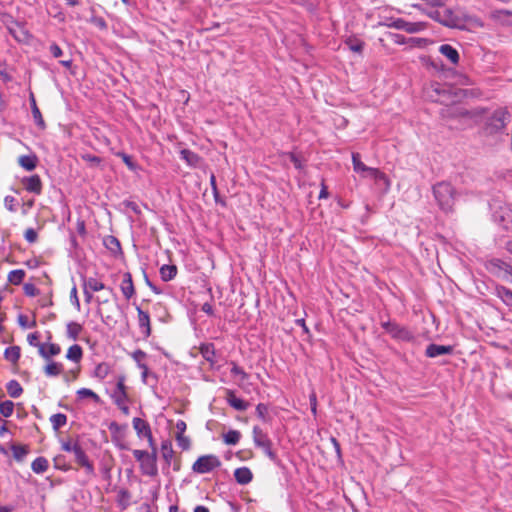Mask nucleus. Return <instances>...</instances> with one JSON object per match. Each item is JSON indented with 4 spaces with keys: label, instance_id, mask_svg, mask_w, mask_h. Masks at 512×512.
<instances>
[{
    "label": "nucleus",
    "instance_id": "51",
    "mask_svg": "<svg viewBox=\"0 0 512 512\" xmlns=\"http://www.w3.org/2000/svg\"><path fill=\"white\" fill-rule=\"evenodd\" d=\"M77 396L79 399L91 398L96 403H98L100 401V397L93 390H91L89 388H80L77 391Z\"/></svg>",
    "mask_w": 512,
    "mask_h": 512
},
{
    "label": "nucleus",
    "instance_id": "42",
    "mask_svg": "<svg viewBox=\"0 0 512 512\" xmlns=\"http://www.w3.org/2000/svg\"><path fill=\"white\" fill-rule=\"evenodd\" d=\"M352 164L353 169L356 173L361 174L362 176L366 173L369 166L365 165L360 158L358 153H352Z\"/></svg>",
    "mask_w": 512,
    "mask_h": 512
},
{
    "label": "nucleus",
    "instance_id": "47",
    "mask_svg": "<svg viewBox=\"0 0 512 512\" xmlns=\"http://www.w3.org/2000/svg\"><path fill=\"white\" fill-rule=\"evenodd\" d=\"M62 369L63 366L61 363L52 361L45 366L44 372L49 377H55L61 374Z\"/></svg>",
    "mask_w": 512,
    "mask_h": 512
},
{
    "label": "nucleus",
    "instance_id": "49",
    "mask_svg": "<svg viewBox=\"0 0 512 512\" xmlns=\"http://www.w3.org/2000/svg\"><path fill=\"white\" fill-rule=\"evenodd\" d=\"M11 450L13 452V457L17 460V461H22L23 458L27 455L28 453V448L26 446H23V445H18V444H12L11 445Z\"/></svg>",
    "mask_w": 512,
    "mask_h": 512
},
{
    "label": "nucleus",
    "instance_id": "11",
    "mask_svg": "<svg viewBox=\"0 0 512 512\" xmlns=\"http://www.w3.org/2000/svg\"><path fill=\"white\" fill-rule=\"evenodd\" d=\"M492 269L506 281L512 283V265L501 260L493 259L490 261Z\"/></svg>",
    "mask_w": 512,
    "mask_h": 512
},
{
    "label": "nucleus",
    "instance_id": "36",
    "mask_svg": "<svg viewBox=\"0 0 512 512\" xmlns=\"http://www.w3.org/2000/svg\"><path fill=\"white\" fill-rule=\"evenodd\" d=\"M19 164L26 171H32L37 166V157L35 155H22L19 158Z\"/></svg>",
    "mask_w": 512,
    "mask_h": 512
},
{
    "label": "nucleus",
    "instance_id": "10",
    "mask_svg": "<svg viewBox=\"0 0 512 512\" xmlns=\"http://www.w3.org/2000/svg\"><path fill=\"white\" fill-rule=\"evenodd\" d=\"M72 453L74 454L75 462L85 469L86 474L94 475V465L89 460L85 450L83 449L80 443L77 445L74 452Z\"/></svg>",
    "mask_w": 512,
    "mask_h": 512
},
{
    "label": "nucleus",
    "instance_id": "35",
    "mask_svg": "<svg viewBox=\"0 0 512 512\" xmlns=\"http://www.w3.org/2000/svg\"><path fill=\"white\" fill-rule=\"evenodd\" d=\"M21 356V350L19 346H10L7 347L4 351V358L11 362L12 364H16Z\"/></svg>",
    "mask_w": 512,
    "mask_h": 512
},
{
    "label": "nucleus",
    "instance_id": "60",
    "mask_svg": "<svg viewBox=\"0 0 512 512\" xmlns=\"http://www.w3.org/2000/svg\"><path fill=\"white\" fill-rule=\"evenodd\" d=\"M90 22L100 30H106L108 28L107 22L103 17L92 16Z\"/></svg>",
    "mask_w": 512,
    "mask_h": 512
},
{
    "label": "nucleus",
    "instance_id": "32",
    "mask_svg": "<svg viewBox=\"0 0 512 512\" xmlns=\"http://www.w3.org/2000/svg\"><path fill=\"white\" fill-rule=\"evenodd\" d=\"M496 296L500 298L505 305L512 308V290L505 286H497Z\"/></svg>",
    "mask_w": 512,
    "mask_h": 512
},
{
    "label": "nucleus",
    "instance_id": "16",
    "mask_svg": "<svg viewBox=\"0 0 512 512\" xmlns=\"http://www.w3.org/2000/svg\"><path fill=\"white\" fill-rule=\"evenodd\" d=\"M138 314V324L142 334L147 338L151 335L150 316L149 313L136 307Z\"/></svg>",
    "mask_w": 512,
    "mask_h": 512
},
{
    "label": "nucleus",
    "instance_id": "14",
    "mask_svg": "<svg viewBox=\"0 0 512 512\" xmlns=\"http://www.w3.org/2000/svg\"><path fill=\"white\" fill-rule=\"evenodd\" d=\"M226 401L233 409L240 412L247 410L249 406L247 401L238 397L235 391L230 389L226 391Z\"/></svg>",
    "mask_w": 512,
    "mask_h": 512
},
{
    "label": "nucleus",
    "instance_id": "53",
    "mask_svg": "<svg viewBox=\"0 0 512 512\" xmlns=\"http://www.w3.org/2000/svg\"><path fill=\"white\" fill-rule=\"evenodd\" d=\"M81 158L89 164L90 167H100L102 164V158L96 155L85 153L81 155Z\"/></svg>",
    "mask_w": 512,
    "mask_h": 512
},
{
    "label": "nucleus",
    "instance_id": "46",
    "mask_svg": "<svg viewBox=\"0 0 512 512\" xmlns=\"http://www.w3.org/2000/svg\"><path fill=\"white\" fill-rule=\"evenodd\" d=\"M25 274L23 269L12 270L8 274V281L13 285H20L24 280Z\"/></svg>",
    "mask_w": 512,
    "mask_h": 512
},
{
    "label": "nucleus",
    "instance_id": "15",
    "mask_svg": "<svg viewBox=\"0 0 512 512\" xmlns=\"http://www.w3.org/2000/svg\"><path fill=\"white\" fill-rule=\"evenodd\" d=\"M7 29L11 36L18 42H25L31 37L24 25L20 22L15 21L14 26H8Z\"/></svg>",
    "mask_w": 512,
    "mask_h": 512
},
{
    "label": "nucleus",
    "instance_id": "26",
    "mask_svg": "<svg viewBox=\"0 0 512 512\" xmlns=\"http://www.w3.org/2000/svg\"><path fill=\"white\" fill-rule=\"evenodd\" d=\"M440 24L448 27V28H455L458 24V18L454 15L453 11L451 9H445L441 11V20Z\"/></svg>",
    "mask_w": 512,
    "mask_h": 512
},
{
    "label": "nucleus",
    "instance_id": "21",
    "mask_svg": "<svg viewBox=\"0 0 512 512\" xmlns=\"http://www.w3.org/2000/svg\"><path fill=\"white\" fill-rule=\"evenodd\" d=\"M234 477L238 484L247 485L253 479L252 471L248 467H239L234 471Z\"/></svg>",
    "mask_w": 512,
    "mask_h": 512
},
{
    "label": "nucleus",
    "instance_id": "57",
    "mask_svg": "<svg viewBox=\"0 0 512 512\" xmlns=\"http://www.w3.org/2000/svg\"><path fill=\"white\" fill-rule=\"evenodd\" d=\"M121 205H123L125 208L130 209L136 215L141 214V209H140L139 205L134 201L125 199L122 201Z\"/></svg>",
    "mask_w": 512,
    "mask_h": 512
},
{
    "label": "nucleus",
    "instance_id": "20",
    "mask_svg": "<svg viewBox=\"0 0 512 512\" xmlns=\"http://www.w3.org/2000/svg\"><path fill=\"white\" fill-rule=\"evenodd\" d=\"M29 102H30L31 112H32V116H33L35 124L40 129H42V130L45 129V127H46L45 121H44V119L42 117L40 109L37 106V103H36V100H35V96H34V94L32 92L29 95Z\"/></svg>",
    "mask_w": 512,
    "mask_h": 512
},
{
    "label": "nucleus",
    "instance_id": "19",
    "mask_svg": "<svg viewBox=\"0 0 512 512\" xmlns=\"http://www.w3.org/2000/svg\"><path fill=\"white\" fill-rule=\"evenodd\" d=\"M120 289L124 295V297L129 300L134 294V284L132 280V275L129 272L123 274V279L120 285Z\"/></svg>",
    "mask_w": 512,
    "mask_h": 512
},
{
    "label": "nucleus",
    "instance_id": "27",
    "mask_svg": "<svg viewBox=\"0 0 512 512\" xmlns=\"http://www.w3.org/2000/svg\"><path fill=\"white\" fill-rule=\"evenodd\" d=\"M83 326L75 321H70L66 325V337L70 340L76 341L79 339Z\"/></svg>",
    "mask_w": 512,
    "mask_h": 512
},
{
    "label": "nucleus",
    "instance_id": "31",
    "mask_svg": "<svg viewBox=\"0 0 512 512\" xmlns=\"http://www.w3.org/2000/svg\"><path fill=\"white\" fill-rule=\"evenodd\" d=\"M363 177H369L374 179L376 182H383L387 186H389V179L385 173H383L378 168L369 167Z\"/></svg>",
    "mask_w": 512,
    "mask_h": 512
},
{
    "label": "nucleus",
    "instance_id": "18",
    "mask_svg": "<svg viewBox=\"0 0 512 512\" xmlns=\"http://www.w3.org/2000/svg\"><path fill=\"white\" fill-rule=\"evenodd\" d=\"M25 189L36 195H39L42 191V182L38 175H31L23 179Z\"/></svg>",
    "mask_w": 512,
    "mask_h": 512
},
{
    "label": "nucleus",
    "instance_id": "43",
    "mask_svg": "<svg viewBox=\"0 0 512 512\" xmlns=\"http://www.w3.org/2000/svg\"><path fill=\"white\" fill-rule=\"evenodd\" d=\"M210 186H211V190H212V194H213L215 202L217 204H220L221 206L225 207L226 201L220 196V193H219V190L217 187V183H216V177L213 173L210 175Z\"/></svg>",
    "mask_w": 512,
    "mask_h": 512
},
{
    "label": "nucleus",
    "instance_id": "62",
    "mask_svg": "<svg viewBox=\"0 0 512 512\" xmlns=\"http://www.w3.org/2000/svg\"><path fill=\"white\" fill-rule=\"evenodd\" d=\"M113 393H127V387L125 385V376L121 375L117 378L116 387Z\"/></svg>",
    "mask_w": 512,
    "mask_h": 512
},
{
    "label": "nucleus",
    "instance_id": "25",
    "mask_svg": "<svg viewBox=\"0 0 512 512\" xmlns=\"http://www.w3.org/2000/svg\"><path fill=\"white\" fill-rule=\"evenodd\" d=\"M202 357L211 365L215 363L216 351L213 343H202L199 348Z\"/></svg>",
    "mask_w": 512,
    "mask_h": 512
},
{
    "label": "nucleus",
    "instance_id": "58",
    "mask_svg": "<svg viewBox=\"0 0 512 512\" xmlns=\"http://www.w3.org/2000/svg\"><path fill=\"white\" fill-rule=\"evenodd\" d=\"M132 358L133 360L137 363V366L140 367V365H146L144 362H143V359L146 358L147 354L141 350V349H137L135 350L133 353H132Z\"/></svg>",
    "mask_w": 512,
    "mask_h": 512
},
{
    "label": "nucleus",
    "instance_id": "4",
    "mask_svg": "<svg viewBox=\"0 0 512 512\" xmlns=\"http://www.w3.org/2000/svg\"><path fill=\"white\" fill-rule=\"evenodd\" d=\"M252 435L255 447L261 449L272 462L277 463L278 456L273 450V443L268 434L259 426H254L252 429Z\"/></svg>",
    "mask_w": 512,
    "mask_h": 512
},
{
    "label": "nucleus",
    "instance_id": "23",
    "mask_svg": "<svg viewBox=\"0 0 512 512\" xmlns=\"http://www.w3.org/2000/svg\"><path fill=\"white\" fill-rule=\"evenodd\" d=\"M61 352V348L58 344L49 343L39 345V354L44 359H50L53 356H57Z\"/></svg>",
    "mask_w": 512,
    "mask_h": 512
},
{
    "label": "nucleus",
    "instance_id": "64",
    "mask_svg": "<svg viewBox=\"0 0 512 512\" xmlns=\"http://www.w3.org/2000/svg\"><path fill=\"white\" fill-rule=\"evenodd\" d=\"M78 444H79L78 441H72V440L61 441V449L65 452L72 453V452H74V450Z\"/></svg>",
    "mask_w": 512,
    "mask_h": 512
},
{
    "label": "nucleus",
    "instance_id": "34",
    "mask_svg": "<svg viewBox=\"0 0 512 512\" xmlns=\"http://www.w3.org/2000/svg\"><path fill=\"white\" fill-rule=\"evenodd\" d=\"M412 7L425 14L434 21L440 23L441 11L437 9H427L423 4H412Z\"/></svg>",
    "mask_w": 512,
    "mask_h": 512
},
{
    "label": "nucleus",
    "instance_id": "59",
    "mask_svg": "<svg viewBox=\"0 0 512 512\" xmlns=\"http://www.w3.org/2000/svg\"><path fill=\"white\" fill-rule=\"evenodd\" d=\"M70 301L77 311H80L81 304L78 298L77 287L74 285L70 291Z\"/></svg>",
    "mask_w": 512,
    "mask_h": 512
},
{
    "label": "nucleus",
    "instance_id": "3",
    "mask_svg": "<svg viewBox=\"0 0 512 512\" xmlns=\"http://www.w3.org/2000/svg\"><path fill=\"white\" fill-rule=\"evenodd\" d=\"M509 120L510 114L506 109H496L486 120L485 131L490 135L503 133Z\"/></svg>",
    "mask_w": 512,
    "mask_h": 512
},
{
    "label": "nucleus",
    "instance_id": "2",
    "mask_svg": "<svg viewBox=\"0 0 512 512\" xmlns=\"http://www.w3.org/2000/svg\"><path fill=\"white\" fill-rule=\"evenodd\" d=\"M381 327L395 341L410 343L416 339L414 333L408 327L400 325L396 321H382Z\"/></svg>",
    "mask_w": 512,
    "mask_h": 512
},
{
    "label": "nucleus",
    "instance_id": "40",
    "mask_svg": "<svg viewBox=\"0 0 512 512\" xmlns=\"http://www.w3.org/2000/svg\"><path fill=\"white\" fill-rule=\"evenodd\" d=\"M345 44L351 51H353L355 53H361L363 51L364 45H365V43L362 40H360L354 36L348 37L345 40Z\"/></svg>",
    "mask_w": 512,
    "mask_h": 512
},
{
    "label": "nucleus",
    "instance_id": "7",
    "mask_svg": "<svg viewBox=\"0 0 512 512\" xmlns=\"http://www.w3.org/2000/svg\"><path fill=\"white\" fill-rule=\"evenodd\" d=\"M221 466V461L214 454H206L197 458L192 465L193 472L197 474H207Z\"/></svg>",
    "mask_w": 512,
    "mask_h": 512
},
{
    "label": "nucleus",
    "instance_id": "39",
    "mask_svg": "<svg viewBox=\"0 0 512 512\" xmlns=\"http://www.w3.org/2000/svg\"><path fill=\"white\" fill-rule=\"evenodd\" d=\"M7 393L12 398H18L23 393V388L17 380H10L6 384Z\"/></svg>",
    "mask_w": 512,
    "mask_h": 512
},
{
    "label": "nucleus",
    "instance_id": "63",
    "mask_svg": "<svg viewBox=\"0 0 512 512\" xmlns=\"http://www.w3.org/2000/svg\"><path fill=\"white\" fill-rule=\"evenodd\" d=\"M4 205L7 210L10 212H15L17 210L16 208V198L10 195H7L4 198Z\"/></svg>",
    "mask_w": 512,
    "mask_h": 512
},
{
    "label": "nucleus",
    "instance_id": "50",
    "mask_svg": "<svg viewBox=\"0 0 512 512\" xmlns=\"http://www.w3.org/2000/svg\"><path fill=\"white\" fill-rule=\"evenodd\" d=\"M284 156H287L289 160L293 163L295 169L301 171L304 169V161L295 153V152H285Z\"/></svg>",
    "mask_w": 512,
    "mask_h": 512
},
{
    "label": "nucleus",
    "instance_id": "44",
    "mask_svg": "<svg viewBox=\"0 0 512 512\" xmlns=\"http://www.w3.org/2000/svg\"><path fill=\"white\" fill-rule=\"evenodd\" d=\"M50 422L55 431H58L60 428L66 425L67 416L63 413H56L50 417Z\"/></svg>",
    "mask_w": 512,
    "mask_h": 512
},
{
    "label": "nucleus",
    "instance_id": "5",
    "mask_svg": "<svg viewBox=\"0 0 512 512\" xmlns=\"http://www.w3.org/2000/svg\"><path fill=\"white\" fill-rule=\"evenodd\" d=\"M379 25L402 30L409 34H415L424 31L427 28L426 22H409L403 18H391L385 22H380Z\"/></svg>",
    "mask_w": 512,
    "mask_h": 512
},
{
    "label": "nucleus",
    "instance_id": "37",
    "mask_svg": "<svg viewBox=\"0 0 512 512\" xmlns=\"http://www.w3.org/2000/svg\"><path fill=\"white\" fill-rule=\"evenodd\" d=\"M83 357V350L82 347L78 344H73L69 347L66 358L70 361H73L75 363H78L81 361Z\"/></svg>",
    "mask_w": 512,
    "mask_h": 512
},
{
    "label": "nucleus",
    "instance_id": "52",
    "mask_svg": "<svg viewBox=\"0 0 512 512\" xmlns=\"http://www.w3.org/2000/svg\"><path fill=\"white\" fill-rule=\"evenodd\" d=\"M109 371H110V367L107 363H99L96 367H95V370H94V375L95 377L99 378V379H105L108 374H109Z\"/></svg>",
    "mask_w": 512,
    "mask_h": 512
},
{
    "label": "nucleus",
    "instance_id": "28",
    "mask_svg": "<svg viewBox=\"0 0 512 512\" xmlns=\"http://www.w3.org/2000/svg\"><path fill=\"white\" fill-rule=\"evenodd\" d=\"M160 277L164 282L173 280L177 275V266L174 264H164L160 267Z\"/></svg>",
    "mask_w": 512,
    "mask_h": 512
},
{
    "label": "nucleus",
    "instance_id": "17",
    "mask_svg": "<svg viewBox=\"0 0 512 512\" xmlns=\"http://www.w3.org/2000/svg\"><path fill=\"white\" fill-rule=\"evenodd\" d=\"M181 160L185 161L186 164L191 168L199 167L202 158L197 153L193 152L190 149H181L179 152Z\"/></svg>",
    "mask_w": 512,
    "mask_h": 512
},
{
    "label": "nucleus",
    "instance_id": "8",
    "mask_svg": "<svg viewBox=\"0 0 512 512\" xmlns=\"http://www.w3.org/2000/svg\"><path fill=\"white\" fill-rule=\"evenodd\" d=\"M428 96L432 101L439 103L454 101V95L452 93L451 87L438 82L431 83Z\"/></svg>",
    "mask_w": 512,
    "mask_h": 512
},
{
    "label": "nucleus",
    "instance_id": "33",
    "mask_svg": "<svg viewBox=\"0 0 512 512\" xmlns=\"http://www.w3.org/2000/svg\"><path fill=\"white\" fill-rule=\"evenodd\" d=\"M161 453L162 457L167 466L171 464L172 458L174 456V450L172 447V442L170 440H164L161 443Z\"/></svg>",
    "mask_w": 512,
    "mask_h": 512
},
{
    "label": "nucleus",
    "instance_id": "54",
    "mask_svg": "<svg viewBox=\"0 0 512 512\" xmlns=\"http://www.w3.org/2000/svg\"><path fill=\"white\" fill-rule=\"evenodd\" d=\"M14 411V403L11 400H6L0 403V413L4 417H10Z\"/></svg>",
    "mask_w": 512,
    "mask_h": 512
},
{
    "label": "nucleus",
    "instance_id": "61",
    "mask_svg": "<svg viewBox=\"0 0 512 512\" xmlns=\"http://www.w3.org/2000/svg\"><path fill=\"white\" fill-rule=\"evenodd\" d=\"M175 437H176L178 446L182 450H188L190 448V440L188 437L184 436V434L175 435Z\"/></svg>",
    "mask_w": 512,
    "mask_h": 512
},
{
    "label": "nucleus",
    "instance_id": "6",
    "mask_svg": "<svg viewBox=\"0 0 512 512\" xmlns=\"http://www.w3.org/2000/svg\"><path fill=\"white\" fill-rule=\"evenodd\" d=\"M492 219L505 230L512 231V211L507 206H502L496 201L490 204Z\"/></svg>",
    "mask_w": 512,
    "mask_h": 512
},
{
    "label": "nucleus",
    "instance_id": "45",
    "mask_svg": "<svg viewBox=\"0 0 512 512\" xmlns=\"http://www.w3.org/2000/svg\"><path fill=\"white\" fill-rule=\"evenodd\" d=\"M241 433L238 430H229L223 434V441L227 445H236L240 441Z\"/></svg>",
    "mask_w": 512,
    "mask_h": 512
},
{
    "label": "nucleus",
    "instance_id": "30",
    "mask_svg": "<svg viewBox=\"0 0 512 512\" xmlns=\"http://www.w3.org/2000/svg\"><path fill=\"white\" fill-rule=\"evenodd\" d=\"M256 416L264 423H271L272 416L268 404L258 403L255 409Z\"/></svg>",
    "mask_w": 512,
    "mask_h": 512
},
{
    "label": "nucleus",
    "instance_id": "9",
    "mask_svg": "<svg viewBox=\"0 0 512 512\" xmlns=\"http://www.w3.org/2000/svg\"><path fill=\"white\" fill-rule=\"evenodd\" d=\"M132 423H133V428L135 429L137 435L140 438H146L149 442V445L151 447H153L154 440H153V435H152V431H151L149 423L139 417H135L133 419Z\"/></svg>",
    "mask_w": 512,
    "mask_h": 512
},
{
    "label": "nucleus",
    "instance_id": "55",
    "mask_svg": "<svg viewBox=\"0 0 512 512\" xmlns=\"http://www.w3.org/2000/svg\"><path fill=\"white\" fill-rule=\"evenodd\" d=\"M230 372L232 375L240 377V380L242 381L247 380L249 377V375L244 371V369L236 363H232Z\"/></svg>",
    "mask_w": 512,
    "mask_h": 512
},
{
    "label": "nucleus",
    "instance_id": "22",
    "mask_svg": "<svg viewBox=\"0 0 512 512\" xmlns=\"http://www.w3.org/2000/svg\"><path fill=\"white\" fill-rule=\"evenodd\" d=\"M439 52L444 55L452 64H458L460 56L458 50L450 44H442Z\"/></svg>",
    "mask_w": 512,
    "mask_h": 512
},
{
    "label": "nucleus",
    "instance_id": "12",
    "mask_svg": "<svg viewBox=\"0 0 512 512\" xmlns=\"http://www.w3.org/2000/svg\"><path fill=\"white\" fill-rule=\"evenodd\" d=\"M152 448L153 453L140 463L142 473L150 477H154L158 474L156 452L154 446Z\"/></svg>",
    "mask_w": 512,
    "mask_h": 512
},
{
    "label": "nucleus",
    "instance_id": "41",
    "mask_svg": "<svg viewBox=\"0 0 512 512\" xmlns=\"http://www.w3.org/2000/svg\"><path fill=\"white\" fill-rule=\"evenodd\" d=\"M105 247L110 250L113 254H117L121 252V244L120 241L115 236H107L104 239Z\"/></svg>",
    "mask_w": 512,
    "mask_h": 512
},
{
    "label": "nucleus",
    "instance_id": "29",
    "mask_svg": "<svg viewBox=\"0 0 512 512\" xmlns=\"http://www.w3.org/2000/svg\"><path fill=\"white\" fill-rule=\"evenodd\" d=\"M83 288H86L87 290L91 292H98L104 289H108L104 283L97 280L96 278L90 277L85 278L83 277Z\"/></svg>",
    "mask_w": 512,
    "mask_h": 512
},
{
    "label": "nucleus",
    "instance_id": "24",
    "mask_svg": "<svg viewBox=\"0 0 512 512\" xmlns=\"http://www.w3.org/2000/svg\"><path fill=\"white\" fill-rule=\"evenodd\" d=\"M510 17H512V11L506 9H498L491 12V18L502 25H512Z\"/></svg>",
    "mask_w": 512,
    "mask_h": 512
},
{
    "label": "nucleus",
    "instance_id": "1",
    "mask_svg": "<svg viewBox=\"0 0 512 512\" xmlns=\"http://www.w3.org/2000/svg\"><path fill=\"white\" fill-rule=\"evenodd\" d=\"M432 192L437 205L443 212L452 211L456 199V190L450 182L441 181L434 184Z\"/></svg>",
    "mask_w": 512,
    "mask_h": 512
},
{
    "label": "nucleus",
    "instance_id": "56",
    "mask_svg": "<svg viewBox=\"0 0 512 512\" xmlns=\"http://www.w3.org/2000/svg\"><path fill=\"white\" fill-rule=\"evenodd\" d=\"M111 398L114 404L118 407L119 405L125 404L128 402L129 397L128 393H113L111 394Z\"/></svg>",
    "mask_w": 512,
    "mask_h": 512
},
{
    "label": "nucleus",
    "instance_id": "38",
    "mask_svg": "<svg viewBox=\"0 0 512 512\" xmlns=\"http://www.w3.org/2000/svg\"><path fill=\"white\" fill-rule=\"evenodd\" d=\"M49 467L48 460L45 457H37L31 464V469L36 474H42L47 471Z\"/></svg>",
    "mask_w": 512,
    "mask_h": 512
},
{
    "label": "nucleus",
    "instance_id": "13",
    "mask_svg": "<svg viewBox=\"0 0 512 512\" xmlns=\"http://www.w3.org/2000/svg\"><path fill=\"white\" fill-rule=\"evenodd\" d=\"M454 351L453 346L451 345H439L435 343H430L425 350V355L428 358H436L442 355H451Z\"/></svg>",
    "mask_w": 512,
    "mask_h": 512
},
{
    "label": "nucleus",
    "instance_id": "48",
    "mask_svg": "<svg viewBox=\"0 0 512 512\" xmlns=\"http://www.w3.org/2000/svg\"><path fill=\"white\" fill-rule=\"evenodd\" d=\"M116 155L123 160L130 171L136 172L140 169L139 165L133 161L132 157L125 152H118Z\"/></svg>",
    "mask_w": 512,
    "mask_h": 512
}]
</instances>
